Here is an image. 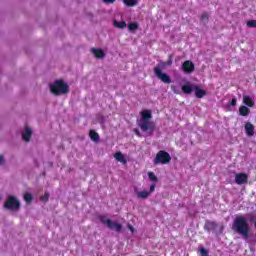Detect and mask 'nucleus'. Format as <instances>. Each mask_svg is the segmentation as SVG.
<instances>
[{
	"label": "nucleus",
	"mask_w": 256,
	"mask_h": 256,
	"mask_svg": "<svg viewBox=\"0 0 256 256\" xmlns=\"http://www.w3.org/2000/svg\"><path fill=\"white\" fill-rule=\"evenodd\" d=\"M254 227H255V229H256V222L254 223Z\"/></svg>",
	"instance_id": "nucleus-40"
},
{
	"label": "nucleus",
	"mask_w": 256,
	"mask_h": 256,
	"mask_svg": "<svg viewBox=\"0 0 256 256\" xmlns=\"http://www.w3.org/2000/svg\"><path fill=\"white\" fill-rule=\"evenodd\" d=\"M244 129L248 137H253V135H255V126L251 124V122H246L244 125Z\"/></svg>",
	"instance_id": "nucleus-10"
},
{
	"label": "nucleus",
	"mask_w": 256,
	"mask_h": 256,
	"mask_svg": "<svg viewBox=\"0 0 256 256\" xmlns=\"http://www.w3.org/2000/svg\"><path fill=\"white\" fill-rule=\"evenodd\" d=\"M3 163H5V158H3V156H0V165H3Z\"/></svg>",
	"instance_id": "nucleus-38"
},
{
	"label": "nucleus",
	"mask_w": 256,
	"mask_h": 256,
	"mask_svg": "<svg viewBox=\"0 0 256 256\" xmlns=\"http://www.w3.org/2000/svg\"><path fill=\"white\" fill-rule=\"evenodd\" d=\"M155 187H156L155 184H152V185L150 186V190L148 191V193H150V195L153 193V191H155Z\"/></svg>",
	"instance_id": "nucleus-34"
},
{
	"label": "nucleus",
	"mask_w": 256,
	"mask_h": 256,
	"mask_svg": "<svg viewBox=\"0 0 256 256\" xmlns=\"http://www.w3.org/2000/svg\"><path fill=\"white\" fill-rule=\"evenodd\" d=\"M171 65H173V57L170 55L168 61L162 63V67H169Z\"/></svg>",
	"instance_id": "nucleus-26"
},
{
	"label": "nucleus",
	"mask_w": 256,
	"mask_h": 256,
	"mask_svg": "<svg viewBox=\"0 0 256 256\" xmlns=\"http://www.w3.org/2000/svg\"><path fill=\"white\" fill-rule=\"evenodd\" d=\"M138 199H148V197L151 195V192L144 190V191H135Z\"/></svg>",
	"instance_id": "nucleus-17"
},
{
	"label": "nucleus",
	"mask_w": 256,
	"mask_h": 256,
	"mask_svg": "<svg viewBox=\"0 0 256 256\" xmlns=\"http://www.w3.org/2000/svg\"><path fill=\"white\" fill-rule=\"evenodd\" d=\"M172 90L174 91V93H179V92L175 91V87L174 86H172Z\"/></svg>",
	"instance_id": "nucleus-39"
},
{
	"label": "nucleus",
	"mask_w": 256,
	"mask_h": 256,
	"mask_svg": "<svg viewBox=\"0 0 256 256\" xmlns=\"http://www.w3.org/2000/svg\"><path fill=\"white\" fill-rule=\"evenodd\" d=\"M217 227H218L217 222L209 221V220H207L204 225V229L206 231H215V229H217Z\"/></svg>",
	"instance_id": "nucleus-14"
},
{
	"label": "nucleus",
	"mask_w": 256,
	"mask_h": 256,
	"mask_svg": "<svg viewBox=\"0 0 256 256\" xmlns=\"http://www.w3.org/2000/svg\"><path fill=\"white\" fill-rule=\"evenodd\" d=\"M249 181V176L246 173H237L235 175V183L237 185H245Z\"/></svg>",
	"instance_id": "nucleus-8"
},
{
	"label": "nucleus",
	"mask_w": 256,
	"mask_h": 256,
	"mask_svg": "<svg viewBox=\"0 0 256 256\" xmlns=\"http://www.w3.org/2000/svg\"><path fill=\"white\" fill-rule=\"evenodd\" d=\"M194 91L197 99H203V97L207 95V90L201 89L199 86H194Z\"/></svg>",
	"instance_id": "nucleus-15"
},
{
	"label": "nucleus",
	"mask_w": 256,
	"mask_h": 256,
	"mask_svg": "<svg viewBox=\"0 0 256 256\" xmlns=\"http://www.w3.org/2000/svg\"><path fill=\"white\" fill-rule=\"evenodd\" d=\"M247 27H249L250 29L252 28H256V20H249L246 23Z\"/></svg>",
	"instance_id": "nucleus-28"
},
{
	"label": "nucleus",
	"mask_w": 256,
	"mask_h": 256,
	"mask_svg": "<svg viewBox=\"0 0 256 256\" xmlns=\"http://www.w3.org/2000/svg\"><path fill=\"white\" fill-rule=\"evenodd\" d=\"M181 69L187 75H191L195 71V64L191 60H186L182 63Z\"/></svg>",
	"instance_id": "nucleus-7"
},
{
	"label": "nucleus",
	"mask_w": 256,
	"mask_h": 256,
	"mask_svg": "<svg viewBox=\"0 0 256 256\" xmlns=\"http://www.w3.org/2000/svg\"><path fill=\"white\" fill-rule=\"evenodd\" d=\"M89 137L92 141H99V133H97L95 130H90Z\"/></svg>",
	"instance_id": "nucleus-20"
},
{
	"label": "nucleus",
	"mask_w": 256,
	"mask_h": 256,
	"mask_svg": "<svg viewBox=\"0 0 256 256\" xmlns=\"http://www.w3.org/2000/svg\"><path fill=\"white\" fill-rule=\"evenodd\" d=\"M148 177L153 183H157V181H159V179L153 172H148Z\"/></svg>",
	"instance_id": "nucleus-25"
},
{
	"label": "nucleus",
	"mask_w": 256,
	"mask_h": 256,
	"mask_svg": "<svg viewBox=\"0 0 256 256\" xmlns=\"http://www.w3.org/2000/svg\"><path fill=\"white\" fill-rule=\"evenodd\" d=\"M24 201H26V203H31V201H33V195H31L30 193H25Z\"/></svg>",
	"instance_id": "nucleus-27"
},
{
	"label": "nucleus",
	"mask_w": 256,
	"mask_h": 256,
	"mask_svg": "<svg viewBox=\"0 0 256 256\" xmlns=\"http://www.w3.org/2000/svg\"><path fill=\"white\" fill-rule=\"evenodd\" d=\"M114 157H115L116 161H119L120 163H123V165H127V160L125 159V156H123V153L116 152L114 154Z\"/></svg>",
	"instance_id": "nucleus-18"
},
{
	"label": "nucleus",
	"mask_w": 256,
	"mask_h": 256,
	"mask_svg": "<svg viewBox=\"0 0 256 256\" xmlns=\"http://www.w3.org/2000/svg\"><path fill=\"white\" fill-rule=\"evenodd\" d=\"M21 208V203L15 196H8L5 203L4 209H8V211H19Z\"/></svg>",
	"instance_id": "nucleus-5"
},
{
	"label": "nucleus",
	"mask_w": 256,
	"mask_h": 256,
	"mask_svg": "<svg viewBox=\"0 0 256 256\" xmlns=\"http://www.w3.org/2000/svg\"><path fill=\"white\" fill-rule=\"evenodd\" d=\"M153 119V114L149 110H143L141 112V120L138 122V127L141 131L153 133L155 131V122L151 121Z\"/></svg>",
	"instance_id": "nucleus-2"
},
{
	"label": "nucleus",
	"mask_w": 256,
	"mask_h": 256,
	"mask_svg": "<svg viewBox=\"0 0 256 256\" xmlns=\"http://www.w3.org/2000/svg\"><path fill=\"white\" fill-rule=\"evenodd\" d=\"M249 113H251V109H249V107L245 105L239 107V115L241 117H249Z\"/></svg>",
	"instance_id": "nucleus-16"
},
{
	"label": "nucleus",
	"mask_w": 256,
	"mask_h": 256,
	"mask_svg": "<svg viewBox=\"0 0 256 256\" xmlns=\"http://www.w3.org/2000/svg\"><path fill=\"white\" fill-rule=\"evenodd\" d=\"M200 254L202 256H208L209 255V251H207V249H205V248H200Z\"/></svg>",
	"instance_id": "nucleus-30"
},
{
	"label": "nucleus",
	"mask_w": 256,
	"mask_h": 256,
	"mask_svg": "<svg viewBox=\"0 0 256 256\" xmlns=\"http://www.w3.org/2000/svg\"><path fill=\"white\" fill-rule=\"evenodd\" d=\"M134 133L135 135H137V137H141V132L139 131V129L135 128Z\"/></svg>",
	"instance_id": "nucleus-36"
},
{
	"label": "nucleus",
	"mask_w": 256,
	"mask_h": 256,
	"mask_svg": "<svg viewBox=\"0 0 256 256\" xmlns=\"http://www.w3.org/2000/svg\"><path fill=\"white\" fill-rule=\"evenodd\" d=\"M171 163V155L165 150H160L154 158V165H167Z\"/></svg>",
	"instance_id": "nucleus-4"
},
{
	"label": "nucleus",
	"mask_w": 256,
	"mask_h": 256,
	"mask_svg": "<svg viewBox=\"0 0 256 256\" xmlns=\"http://www.w3.org/2000/svg\"><path fill=\"white\" fill-rule=\"evenodd\" d=\"M107 227L116 233H121L123 231V225L117 222H113L111 220L107 221Z\"/></svg>",
	"instance_id": "nucleus-9"
},
{
	"label": "nucleus",
	"mask_w": 256,
	"mask_h": 256,
	"mask_svg": "<svg viewBox=\"0 0 256 256\" xmlns=\"http://www.w3.org/2000/svg\"><path fill=\"white\" fill-rule=\"evenodd\" d=\"M230 105L232 107H235V105H237V98H232L231 102H230Z\"/></svg>",
	"instance_id": "nucleus-32"
},
{
	"label": "nucleus",
	"mask_w": 256,
	"mask_h": 256,
	"mask_svg": "<svg viewBox=\"0 0 256 256\" xmlns=\"http://www.w3.org/2000/svg\"><path fill=\"white\" fill-rule=\"evenodd\" d=\"M123 3L126 7H135L139 3V0H123Z\"/></svg>",
	"instance_id": "nucleus-21"
},
{
	"label": "nucleus",
	"mask_w": 256,
	"mask_h": 256,
	"mask_svg": "<svg viewBox=\"0 0 256 256\" xmlns=\"http://www.w3.org/2000/svg\"><path fill=\"white\" fill-rule=\"evenodd\" d=\"M242 102L244 105H246V107H255V101H253V98H251L249 95H244Z\"/></svg>",
	"instance_id": "nucleus-12"
},
{
	"label": "nucleus",
	"mask_w": 256,
	"mask_h": 256,
	"mask_svg": "<svg viewBox=\"0 0 256 256\" xmlns=\"http://www.w3.org/2000/svg\"><path fill=\"white\" fill-rule=\"evenodd\" d=\"M128 229L131 231V233H135V228L131 224H128Z\"/></svg>",
	"instance_id": "nucleus-37"
},
{
	"label": "nucleus",
	"mask_w": 256,
	"mask_h": 256,
	"mask_svg": "<svg viewBox=\"0 0 256 256\" xmlns=\"http://www.w3.org/2000/svg\"><path fill=\"white\" fill-rule=\"evenodd\" d=\"M128 29L129 31H137L139 29V23L137 22L128 23Z\"/></svg>",
	"instance_id": "nucleus-24"
},
{
	"label": "nucleus",
	"mask_w": 256,
	"mask_h": 256,
	"mask_svg": "<svg viewBox=\"0 0 256 256\" xmlns=\"http://www.w3.org/2000/svg\"><path fill=\"white\" fill-rule=\"evenodd\" d=\"M114 27H116V29H125L127 27V22L114 20Z\"/></svg>",
	"instance_id": "nucleus-19"
},
{
	"label": "nucleus",
	"mask_w": 256,
	"mask_h": 256,
	"mask_svg": "<svg viewBox=\"0 0 256 256\" xmlns=\"http://www.w3.org/2000/svg\"><path fill=\"white\" fill-rule=\"evenodd\" d=\"M116 0H103L104 3H106V5H112L113 3H115Z\"/></svg>",
	"instance_id": "nucleus-33"
},
{
	"label": "nucleus",
	"mask_w": 256,
	"mask_h": 256,
	"mask_svg": "<svg viewBox=\"0 0 256 256\" xmlns=\"http://www.w3.org/2000/svg\"><path fill=\"white\" fill-rule=\"evenodd\" d=\"M233 230L238 233V235H242L243 239H249V231H251V227L249 226V222L243 216H237L233 223Z\"/></svg>",
	"instance_id": "nucleus-1"
},
{
	"label": "nucleus",
	"mask_w": 256,
	"mask_h": 256,
	"mask_svg": "<svg viewBox=\"0 0 256 256\" xmlns=\"http://www.w3.org/2000/svg\"><path fill=\"white\" fill-rule=\"evenodd\" d=\"M200 22L204 25H207V23H209V14L207 12L202 13L200 17Z\"/></svg>",
	"instance_id": "nucleus-23"
},
{
	"label": "nucleus",
	"mask_w": 256,
	"mask_h": 256,
	"mask_svg": "<svg viewBox=\"0 0 256 256\" xmlns=\"http://www.w3.org/2000/svg\"><path fill=\"white\" fill-rule=\"evenodd\" d=\"M41 200L42 201H49V194H45L44 196H42Z\"/></svg>",
	"instance_id": "nucleus-35"
},
{
	"label": "nucleus",
	"mask_w": 256,
	"mask_h": 256,
	"mask_svg": "<svg viewBox=\"0 0 256 256\" xmlns=\"http://www.w3.org/2000/svg\"><path fill=\"white\" fill-rule=\"evenodd\" d=\"M33 135V131H31V128L25 127L24 131L22 132V139L26 143H29L31 141V136Z\"/></svg>",
	"instance_id": "nucleus-11"
},
{
	"label": "nucleus",
	"mask_w": 256,
	"mask_h": 256,
	"mask_svg": "<svg viewBox=\"0 0 256 256\" xmlns=\"http://www.w3.org/2000/svg\"><path fill=\"white\" fill-rule=\"evenodd\" d=\"M182 91L186 95H191V93H193V87L191 85H183L182 86Z\"/></svg>",
	"instance_id": "nucleus-22"
},
{
	"label": "nucleus",
	"mask_w": 256,
	"mask_h": 256,
	"mask_svg": "<svg viewBox=\"0 0 256 256\" xmlns=\"http://www.w3.org/2000/svg\"><path fill=\"white\" fill-rule=\"evenodd\" d=\"M99 220L101 223H104L105 225H107L108 221H111V219H105V216H100Z\"/></svg>",
	"instance_id": "nucleus-31"
},
{
	"label": "nucleus",
	"mask_w": 256,
	"mask_h": 256,
	"mask_svg": "<svg viewBox=\"0 0 256 256\" xmlns=\"http://www.w3.org/2000/svg\"><path fill=\"white\" fill-rule=\"evenodd\" d=\"M91 53H93L96 59H103L105 57V52L101 48H92Z\"/></svg>",
	"instance_id": "nucleus-13"
},
{
	"label": "nucleus",
	"mask_w": 256,
	"mask_h": 256,
	"mask_svg": "<svg viewBox=\"0 0 256 256\" xmlns=\"http://www.w3.org/2000/svg\"><path fill=\"white\" fill-rule=\"evenodd\" d=\"M248 219L250 223H256L255 215H253L252 213L248 214Z\"/></svg>",
	"instance_id": "nucleus-29"
},
{
	"label": "nucleus",
	"mask_w": 256,
	"mask_h": 256,
	"mask_svg": "<svg viewBox=\"0 0 256 256\" xmlns=\"http://www.w3.org/2000/svg\"><path fill=\"white\" fill-rule=\"evenodd\" d=\"M50 92L56 97H59V95H67V93H69V84L65 83L63 79L56 80L50 85Z\"/></svg>",
	"instance_id": "nucleus-3"
},
{
	"label": "nucleus",
	"mask_w": 256,
	"mask_h": 256,
	"mask_svg": "<svg viewBox=\"0 0 256 256\" xmlns=\"http://www.w3.org/2000/svg\"><path fill=\"white\" fill-rule=\"evenodd\" d=\"M154 73H155L156 77L159 78L160 81H162V83H165L166 85H170L171 77L168 74L163 73L161 71V68L155 67Z\"/></svg>",
	"instance_id": "nucleus-6"
}]
</instances>
